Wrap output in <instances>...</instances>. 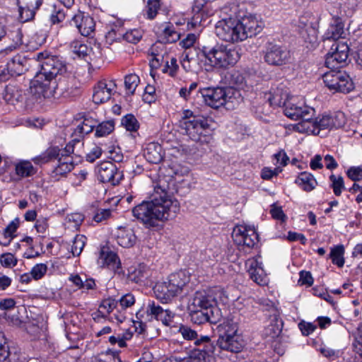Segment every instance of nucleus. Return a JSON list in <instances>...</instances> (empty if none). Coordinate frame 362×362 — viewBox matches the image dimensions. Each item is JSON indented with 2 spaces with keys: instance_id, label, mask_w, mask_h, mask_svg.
<instances>
[{
  "instance_id": "nucleus-6",
  "label": "nucleus",
  "mask_w": 362,
  "mask_h": 362,
  "mask_svg": "<svg viewBox=\"0 0 362 362\" xmlns=\"http://www.w3.org/2000/svg\"><path fill=\"white\" fill-rule=\"evenodd\" d=\"M239 92L230 88H206L197 93L198 99H202L203 103L214 109L222 106L228 110L234 108L239 103Z\"/></svg>"
},
{
  "instance_id": "nucleus-28",
  "label": "nucleus",
  "mask_w": 362,
  "mask_h": 362,
  "mask_svg": "<svg viewBox=\"0 0 362 362\" xmlns=\"http://www.w3.org/2000/svg\"><path fill=\"white\" fill-rule=\"evenodd\" d=\"M98 262L103 267L107 266L112 270L117 269L120 264L117 254L105 247L101 248Z\"/></svg>"
},
{
  "instance_id": "nucleus-30",
  "label": "nucleus",
  "mask_w": 362,
  "mask_h": 362,
  "mask_svg": "<svg viewBox=\"0 0 362 362\" xmlns=\"http://www.w3.org/2000/svg\"><path fill=\"white\" fill-rule=\"evenodd\" d=\"M144 156L148 163H159L163 160L161 146L155 142L148 144L144 150Z\"/></svg>"
},
{
  "instance_id": "nucleus-35",
  "label": "nucleus",
  "mask_w": 362,
  "mask_h": 362,
  "mask_svg": "<svg viewBox=\"0 0 362 362\" xmlns=\"http://www.w3.org/2000/svg\"><path fill=\"white\" fill-rule=\"evenodd\" d=\"M344 33V24L339 20H335L327 29L325 36L327 40H333L335 42L342 37Z\"/></svg>"
},
{
  "instance_id": "nucleus-26",
  "label": "nucleus",
  "mask_w": 362,
  "mask_h": 362,
  "mask_svg": "<svg viewBox=\"0 0 362 362\" xmlns=\"http://www.w3.org/2000/svg\"><path fill=\"white\" fill-rule=\"evenodd\" d=\"M58 165L52 173V176L56 179H59L58 176L65 175L74 168L73 158L69 154L63 151L58 158Z\"/></svg>"
},
{
  "instance_id": "nucleus-41",
  "label": "nucleus",
  "mask_w": 362,
  "mask_h": 362,
  "mask_svg": "<svg viewBox=\"0 0 362 362\" xmlns=\"http://www.w3.org/2000/svg\"><path fill=\"white\" fill-rule=\"evenodd\" d=\"M160 8V0H147L144 16L148 20H153L157 16Z\"/></svg>"
},
{
  "instance_id": "nucleus-47",
  "label": "nucleus",
  "mask_w": 362,
  "mask_h": 362,
  "mask_svg": "<svg viewBox=\"0 0 362 362\" xmlns=\"http://www.w3.org/2000/svg\"><path fill=\"white\" fill-rule=\"evenodd\" d=\"M163 309V308L155 301L148 300L146 307V313L148 316L158 320Z\"/></svg>"
},
{
  "instance_id": "nucleus-39",
  "label": "nucleus",
  "mask_w": 362,
  "mask_h": 362,
  "mask_svg": "<svg viewBox=\"0 0 362 362\" xmlns=\"http://www.w3.org/2000/svg\"><path fill=\"white\" fill-rule=\"evenodd\" d=\"M344 247L343 245H339L331 249L329 257L334 264L337 265L339 267H342L344 264Z\"/></svg>"
},
{
  "instance_id": "nucleus-32",
  "label": "nucleus",
  "mask_w": 362,
  "mask_h": 362,
  "mask_svg": "<svg viewBox=\"0 0 362 362\" xmlns=\"http://www.w3.org/2000/svg\"><path fill=\"white\" fill-rule=\"evenodd\" d=\"M296 183L305 192L313 190L317 185L315 177L308 172L300 173L296 180Z\"/></svg>"
},
{
  "instance_id": "nucleus-16",
  "label": "nucleus",
  "mask_w": 362,
  "mask_h": 362,
  "mask_svg": "<svg viewBox=\"0 0 362 362\" xmlns=\"http://www.w3.org/2000/svg\"><path fill=\"white\" fill-rule=\"evenodd\" d=\"M98 177L102 182L117 185L122 179V173L116 165L110 161H103L98 166Z\"/></svg>"
},
{
  "instance_id": "nucleus-64",
  "label": "nucleus",
  "mask_w": 362,
  "mask_h": 362,
  "mask_svg": "<svg viewBox=\"0 0 362 362\" xmlns=\"http://www.w3.org/2000/svg\"><path fill=\"white\" fill-rule=\"evenodd\" d=\"M354 349L355 352L362 357V327L358 329V334L354 343Z\"/></svg>"
},
{
  "instance_id": "nucleus-13",
  "label": "nucleus",
  "mask_w": 362,
  "mask_h": 362,
  "mask_svg": "<svg viewBox=\"0 0 362 362\" xmlns=\"http://www.w3.org/2000/svg\"><path fill=\"white\" fill-rule=\"evenodd\" d=\"M349 47L344 42H334L327 54L325 64L329 69H338L346 64Z\"/></svg>"
},
{
  "instance_id": "nucleus-23",
  "label": "nucleus",
  "mask_w": 362,
  "mask_h": 362,
  "mask_svg": "<svg viewBox=\"0 0 362 362\" xmlns=\"http://www.w3.org/2000/svg\"><path fill=\"white\" fill-rule=\"evenodd\" d=\"M247 272L250 279L259 285H264L267 284V275L259 262L257 259H248L246 262Z\"/></svg>"
},
{
  "instance_id": "nucleus-25",
  "label": "nucleus",
  "mask_w": 362,
  "mask_h": 362,
  "mask_svg": "<svg viewBox=\"0 0 362 362\" xmlns=\"http://www.w3.org/2000/svg\"><path fill=\"white\" fill-rule=\"evenodd\" d=\"M158 31L159 40L163 43H173L180 38V33L171 23H163Z\"/></svg>"
},
{
  "instance_id": "nucleus-61",
  "label": "nucleus",
  "mask_w": 362,
  "mask_h": 362,
  "mask_svg": "<svg viewBox=\"0 0 362 362\" xmlns=\"http://www.w3.org/2000/svg\"><path fill=\"white\" fill-rule=\"evenodd\" d=\"M83 221V216L79 213H74L66 216V221L69 223H73L71 226L74 228H78Z\"/></svg>"
},
{
  "instance_id": "nucleus-29",
  "label": "nucleus",
  "mask_w": 362,
  "mask_h": 362,
  "mask_svg": "<svg viewBox=\"0 0 362 362\" xmlns=\"http://www.w3.org/2000/svg\"><path fill=\"white\" fill-rule=\"evenodd\" d=\"M27 59L21 54L12 57L6 64V70L11 76H20L26 70Z\"/></svg>"
},
{
  "instance_id": "nucleus-12",
  "label": "nucleus",
  "mask_w": 362,
  "mask_h": 362,
  "mask_svg": "<svg viewBox=\"0 0 362 362\" xmlns=\"http://www.w3.org/2000/svg\"><path fill=\"white\" fill-rule=\"evenodd\" d=\"M330 69L322 76L323 81L329 90L349 93L354 88L353 83L345 71L337 69Z\"/></svg>"
},
{
  "instance_id": "nucleus-49",
  "label": "nucleus",
  "mask_w": 362,
  "mask_h": 362,
  "mask_svg": "<svg viewBox=\"0 0 362 362\" xmlns=\"http://www.w3.org/2000/svg\"><path fill=\"white\" fill-rule=\"evenodd\" d=\"M9 37L12 40L13 43L6 47L4 52L7 53L8 51H13L22 44V34L19 29H16L8 34Z\"/></svg>"
},
{
  "instance_id": "nucleus-34",
  "label": "nucleus",
  "mask_w": 362,
  "mask_h": 362,
  "mask_svg": "<svg viewBox=\"0 0 362 362\" xmlns=\"http://www.w3.org/2000/svg\"><path fill=\"white\" fill-rule=\"evenodd\" d=\"M151 275V271L144 264H139L129 274L131 281L136 283H141L146 280Z\"/></svg>"
},
{
  "instance_id": "nucleus-1",
  "label": "nucleus",
  "mask_w": 362,
  "mask_h": 362,
  "mask_svg": "<svg viewBox=\"0 0 362 362\" xmlns=\"http://www.w3.org/2000/svg\"><path fill=\"white\" fill-rule=\"evenodd\" d=\"M167 185L160 180L155 186L151 201H144L132 209L134 217L146 227L157 226L159 221L175 218L180 211L179 202L168 194Z\"/></svg>"
},
{
  "instance_id": "nucleus-60",
  "label": "nucleus",
  "mask_w": 362,
  "mask_h": 362,
  "mask_svg": "<svg viewBox=\"0 0 362 362\" xmlns=\"http://www.w3.org/2000/svg\"><path fill=\"white\" fill-rule=\"evenodd\" d=\"M1 264L6 267H14L17 264V259L11 253H6L1 255L0 258Z\"/></svg>"
},
{
  "instance_id": "nucleus-38",
  "label": "nucleus",
  "mask_w": 362,
  "mask_h": 362,
  "mask_svg": "<svg viewBox=\"0 0 362 362\" xmlns=\"http://www.w3.org/2000/svg\"><path fill=\"white\" fill-rule=\"evenodd\" d=\"M4 97L5 100L11 104L21 101L23 98L22 91L17 87L11 85L6 87Z\"/></svg>"
},
{
  "instance_id": "nucleus-57",
  "label": "nucleus",
  "mask_w": 362,
  "mask_h": 362,
  "mask_svg": "<svg viewBox=\"0 0 362 362\" xmlns=\"http://www.w3.org/2000/svg\"><path fill=\"white\" fill-rule=\"evenodd\" d=\"M175 313L168 309H163L158 320H160L165 326H170L173 321Z\"/></svg>"
},
{
  "instance_id": "nucleus-24",
  "label": "nucleus",
  "mask_w": 362,
  "mask_h": 362,
  "mask_svg": "<svg viewBox=\"0 0 362 362\" xmlns=\"http://www.w3.org/2000/svg\"><path fill=\"white\" fill-rule=\"evenodd\" d=\"M22 354L16 348H10L3 337H0V362H21Z\"/></svg>"
},
{
  "instance_id": "nucleus-63",
  "label": "nucleus",
  "mask_w": 362,
  "mask_h": 362,
  "mask_svg": "<svg viewBox=\"0 0 362 362\" xmlns=\"http://www.w3.org/2000/svg\"><path fill=\"white\" fill-rule=\"evenodd\" d=\"M135 303L134 296L131 293L124 295L119 300V304L123 308L132 306Z\"/></svg>"
},
{
  "instance_id": "nucleus-5",
  "label": "nucleus",
  "mask_w": 362,
  "mask_h": 362,
  "mask_svg": "<svg viewBox=\"0 0 362 362\" xmlns=\"http://www.w3.org/2000/svg\"><path fill=\"white\" fill-rule=\"evenodd\" d=\"M218 337L216 346L218 352L238 354L245 346L243 336L239 333L238 324L233 320H226L218 327Z\"/></svg>"
},
{
  "instance_id": "nucleus-21",
  "label": "nucleus",
  "mask_w": 362,
  "mask_h": 362,
  "mask_svg": "<svg viewBox=\"0 0 362 362\" xmlns=\"http://www.w3.org/2000/svg\"><path fill=\"white\" fill-rule=\"evenodd\" d=\"M42 0H18L20 20L27 22L33 19Z\"/></svg>"
},
{
  "instance_id": "nucleus-11",
  "label": "nucleus",
  "mask_w": 362,
  "mask_h": 362,
  "mask_svg": "<svg viewBox=\"0 0 362 362\" xmlns=\"http://www.w3.org/2000/svg\"><path fill=\"white\" fill-rule=\"evenodd\" d=\"M215 33L222 40L238 42L245 40V33L240 25V20L233 18H223L215 25Z\"/></svg>"
},
{
  "instance_id": "nucleus-17",
  "label": "nucleus",
  "mask_w": 362,
  "mask_h": 362,
  "mask_svg": "<svg viewBox=\"0 0 362 362\" xmlns=\"http://www.w3.org/2000/svg\"><path fill=\"white\" fill-rule=\"evenodd\" d=\"M191 321L194 324L202 325L205 322L216 324L221 318V312L219 308H214V310L207 311L198 308H192L188 305Z\"/></svg>"
},
{
  "instance_id": "nucleus-8",
  "label": "nucleus",
  "mask_w": 362,
  "mask_h": 362,
  "mask_svg": "<svg viewBox=\"0 0 362 362\" xmlns=\"http://www.w3.org/2000/svg\"><path fill=\"white\" fill-rule=\"evenodd\" d=\"M272 105L284 107V115L291 119L302 121L297 124H304L305 121H309L315 115V109L306 105L303 102H295L293 100H287L286 93H280L279 90H275L272 93V97L269 98Z\"/></svg>"
},
{
  "instance_id": "nucleus-36",
  "label": "nucleus",
  "mask_w": 362,
  "mask_h": 362,
  "mask_svg": "<svg viewBox=\"0 0 362 362\" xmlns=\"http://www.w3.org/2000/svg\"><path fill=\"white\" fill-rule=\"evenodd\" d=\"M98 120L91 116L87 115L84 117L83 122L75 129V134H88L94 128L96 129Z\"/></svg>"
},
{
  "instance_id": "nucleus-10",
  "label": "nucleus",
  "mask_w": 362,
  "mask_h": 362,
  "mask_svg": "<svg viewBox=\"0 0 362 362\" xmlns=\"http://www.w3.org/2000/svg\"><path fill=\"white\" fill-rule=\"evenodd\" d=\"M226 299L225 291L221 288L214 287L196 291L189 305H192V308H198L209 312L214 310V308H218V301L225 303Z\"/></svg>"
},
{
  "instance_id": "nucleus-31",
  "label": "nucleus",
  "mask_w": 362,
  "mask_h": 362,
  "mask_svg": "<svg viewBox=\"0 0 362 362\" xmlns=\"http://www.w3.org/2000/svg\"><path fill=\"white\" fill-rule=\"evenodd\" d=\"M240 25L245 33V40L259 33L262 28L257 19L252 16H247L240 20Z\"/></svg>"
},
{
  "instance_id": "nucleus-4",
  "label": "nucleus",
  "mask_w": 362,
  "mask_h": 362,
  "mask_svg": "<svg viewBox=\"0 0 362 362\" xmlns=\"http://www.w3.org/2000/svg\"><path fill=\"white\" fill-rule=\"evenodd\" d=\"M211 122V119L198 117L192 111L185 110L182 112L179 126L192 141L207 143L210 139Z\"/></svg>"
},
{
  "instance_id": "nucleus-46",
  "label": "nucleus",
  "mask_w": 362,
  "mask_h": 362,
  "mask_svg": "<svg viewBox=\"0 0 362 362\" xmlns=\"http://www.w3.org/2000/svg\"><path fill=\"white\" fill-rule=\"evenodd\" d=\"M178 332L182 335L183 339L188 341L194 340L195 341L200 337H199L197 331L185 325H180L179 327Z\"/></svg>"
},
{
  "instance_id": "nucleus-20",
  "label": "nucleus",
  "mask_w": 362,
  "mask_h": 362,
  "mask_svg": "<svg viewBox=\"0 0 362 362\" xmlns=\"http://www.w3.org/2000/svg\"><path fill=\"white\" fill-rule=\"evenodd\" d=\"M210 2L209 0H194L192 6L194 16L188 23V26L195 28L200 26L204 16L207 15Z\"/></svg>"
},
{
  "instance_id": "nucleus-43",
  "label": "nucleus",
  "mask_w": 362,
  "mask_h": 362,
  "mask_svg": "<svg viewBox=\"0 0 362 362\" xmlns=\"http://www.w3.org/2000/svg\"><path fill=\"white\" fill-rule=\"evenodd\" d=\"M139 77L134 74L126 76L124 78V86L127 93L128 94L133 95L139 83Z\"/></svg>"
},
{
  "instance_id": "nucleus-55",
  "label": "nucleus",
  "mask_w": 362,
  "mask_h": 362,
  "mask_svg": "<svg viewBox=\"0 0 362 362\" xmlns=\"http://www.w3.org/2000/svg\"><path fill=\"white\" fill-rule=\"evenodd\" d=\"M66 15L64 8H57L54 6V11L50 16V21L53 24L59 23L65 19Z\"/></svg>"
},
{
  "instance_id": "nucleus-53",
  "label": "nucleus",
  "mask_w": 362,
  "mask_h": 362,
  "mask_svg": "<svg viewBox=\"0 0 362 362\" xmlns=\"http://www.w3.org/2000/svg\"><path fill=\"white\" fill-rule=\"evenodd\" d=\"M47 267L45 264H37L33 267L30 274L33 279L38 280L41 279L47 272Z\"/></svg>"
},
{
  "instance_id": "nucleus-7",
  "label": "nucleus",
  "mask_w": 362,
  "mask_h": 362,
  "mask_svg": "<svg viewBox=\"0 0 362 362\" xmlns=\"http://www.w3.org/2000/svg\"><path fill=\"white\" fill-rule=\"evenodd\" d=\"M190 276L185 271L171 274L166 281L157 282L153 287L158 299L168 302L187 290Z\"/></svg>"
},
{
  "instance_id": "nucleus-22",
  "label": "nucleus",
  "mask_w": 362,
  "mask_h": 362,
  "mask_svg": "<svg viewBox=\"0 0 362 362\" xmlns=\"http://www.w3.org/2000/svg\"><path fill=\"white\" fill-rule=\"evenodd\" d=\"M115 84L112 81H105L98 82L94 88L93 101L95 104H101L107 102L111 98Z\"/></svg>"
},
{
  "instance_id": "nucleus-15",
  "label": "nucleus",
  "mask_w": 362,
  "mask_h": 362,
  "mask_svg": "<svg viewBox=\"0 0 362 362\" xmlns=\"http://www.w3.org/2000/svg\"><path fill=\"white\" fill-rule=\"evenodd\" d=\"M233 238L238 245L253 247L259 241L258 234L254 226L240 225L234 228Z\"/></svg>"
},
{
  "instance_id": "nucleus-33",
  "label": "nucleus",
  "mask_w": 362,
  "mask_h": 362,
  "mask_svg": "<svg viewBox=\"0 0 362 362\" xmlns=\"http://www.w3.org/2000/svg\"><path fill=\"white\" fill-rule=\"evenodd\" d=\"M60 149L58 146H50L40 155L33 158V161L37 165H43L60 157Z\"/></svg>"
},
{
  "instance_id": "nucleus-3",
  "label": "nucleus",
  "mask_w": 362,
  "mask_h": 362,
  "mask_svg": "<svg viewBox=\"0 0 362 362\" xmlns=\"http://www.w3.org/2000/svg\"><path fill=\"white\" fill-rule=\"evenodd\" d=\"M201 52L206 64L216 69L233 66L240 59V54L235 48L223 44L204 45Z\"/></svg>"
},
{
  "instance_id": "nucleus-9",
  "label": "nucleus",
  "mask_w": 362,
  "mask_h": 362,
  "mask_svg": "<svg viewBox=\"0 0 362 362\" xmlns=\"http://www.w3.org/2000/svg\"><path fill=\"white\" fill-rule=\"evenodd\" d=\"M345 115L342 112H336L332 115H322L309 121H305L304 124H294L293 129L300 133L317 135L320 130L340 128L345 124Z\"/></svg>"
},
{
  "instance_id": "nucleus-19",
  "label": "nucleus",
  "mask_w": 362,
  "mask_h": 362,
  "mask_svg": "<svg viewBox=\"0 0 362 362\" xmlns=\"http://www.w3.org/2000/svg\"><path fill=\"white\" fill-rule=\"evenodd\" d=\"M70 24L74 25L83 36H89L95 30V23L93 18L83 13L74 16Z\"/></svg>"
},
{
  "instance_id": "nucleus-44",
  "label": "nucleus",
  "mask_w": 362,
  "mask_h": 362,
  "mask_svg": "<svg viewBox=\"0 0 362 362\" xmlns=\"http://www.w3.org/2000/svg\"><path fill=\"white\" fill-rule=\"evenodd\" d=\"M331 181V187L333 189L334 194L339 197L341 194L342 190L345 189L344 179L341 176L331 175L329 176Z\"/></svg>"
},
{
  "instance_id": "nucleus-27",
  "label": "nucleus",
  "mask_w": 362,
  "mask_h": 362,
  "mask_svg": "<svg viewBox=\"0 0 362 362\" xmlns=\"http://www.w3.org/2000/svg\"><path fill=\"white\" fill-rule=\"evenodd\" d=\"M115 235L117 243L123 247H131L136 243L135 234L130 228L119 227Z\"/></svg>"
},
{
  "instance_id": "nucleus-62",
  "label": "nucleus",
  "mask_w": 362,
  "mask_h": 362,
  "mask_svg": "<svg viewBox=\"0 0 362 362\" xmlns=\"http://www.w3.org/2000/svg\"><path fill=\"white\" fill-rule=\"evenodd\" d=\"M111 213L112 211L110 209H98L93 216V220L97 223H100L109 218Z\"/></svg>"
},
{
  "instance_id": "nucleus-14",
  "label": "nucleus",
  "mask_w": 362,
  "mask_h": 362,
  "mask_svg": "<svg viewBox=\"0 0 362 362\" xmlns=\"http://www.w3.org/2000/svg\"><path fill=\"white\" fill-rule=\"evenodd\" d=\"M194 344L197 347L192 351L191 354L198 361L210 362L213 356L218 351L216 344H214L208 336H200Z\"/></svg>"
},
{
  "instance_id": "nucleus-54",
  "label": "nucleus",
  "mask_w": 362,
  "mask_h": 362,
  "mask_svg": "<svg viewBox=\"0 0 362 362\" xmlns=\"http://www.w3.org/2000/svg\"><path fill=\"white\" fill-rule=\"evenodd\" d=\"M179 66L177 63V59L175 57H171L170 62H165V66L163 69L164 73H168L170 76L174 77L176 76Z\"/></svg>"
},
{
  "instance_id": "nucleus-50",
  "label": "nucleus",
  "mask_w": 362,
  "mask_h": 362,
  "mask_svg": "<svg viewBox=\"0 0 362 362\" xmlns=\"http://www.w3.org/2000/svg\"><path fill=\"white\" fill-rule=\"evenodd\" d=\"M117 305V301L113 298H109L102 301L99 307V312L103 315L110 314Z\"/></svg>"
},
{
  "instance_id": "nucleus-2",
  "label": "nucleus",
  "mask_w": 362,
  "mask_h": 362,
  "mask_svg": "<svg viewBox=\"0 0 362 362\" xmlns=\"http://www.w3.org/2000/svg\"><path fill=\"white\" fill-rule=\"evenodd\" d=\"M33 59L38 62L40 69L30 82V93L37 98L53 97L58 88L57 76L66 71L65 62L47 52H37Z\"/></svg>"
},
{
  "instance_id": "nucleus-58",
  "label": "nucleus",
  "mask_w": 362,
  "mask_h": 362,
  "mask_svg": "<svg viewBox=\"0 0 362 362\" xmlns=\"http://www.w3.org/2000/svg\"><path fill=\"white\" fill-rule=\"evenodd\" d=\"M305 41L313 43L317 40V34L315 29L311 24L305 23V35L303 33Z\"/></svg>"
},
{
  "instance_id": "nucleus-56",
  "label": "nucleus",
  "mask_w": 362,
  "mask_h": 362,
  "mask_svg": "<svg viewBox=\"0 0 362 362\" xmlns=\"http://www.w3.org/2000/svg\"><path fill=\"white\" fill-rule=\"evenodd\" d=\"M194 57L192 54V50H185L182 55L181 59V64L182 68L186 71H189L191 70L192 67L190 65V63L192 61H194Z\"/></svg>"
},
{
  "instance_id": "nucleus-45",
  "label": "nucleus",
  "mask_w": 362,
  "mask_h": 362,
  "mask_svg": "<svg viewBox=\"0 0 362 362\" xmlns=\"http://www.w3.org/2000/svg\"><path fill=\"white\" fill-rule=\"evenodd\" d=\"M86 238L83 235H77L73 240L71 252L74 256H78L86 244Z\"/></svg>"
},
{
  "instance_id": "nucleus-40",
  "label": "nucleus",
  "mask_w": 362,
  "mask_h": 362,
  "mask_svg": "<svg viewBox=\"0 0 362 362\" xmlns=\"http://www.w3.org/2000/svg\"><path fill=\"white\" fill-rule=\"evenodd\" d=\"M115 129V121L113 119L107 120L99 123L98 122L95 135L97 137L105 136L110 134Z\"/></svg>"
},
{
  "instance_id": "nucleus-18",
  "label": "nucleus",
  "mask_w": 362,
  "mask_h": 362,
  "mask_svg": "<svg viewBox=\"0 0 362 362\" xmlns=\"http://www.w3.org/2000/svg\"><path fill=\"white\" fill-rule=\"evenodd\" d=\"M289 57V52L286 49L269 43L266 48L264 59L268 64L281 66L288 62Z\"/></svg>"
},
{
  "instance_id": "nucleus-42",
  "label": "nucleus",
  "mask_w": 362,
  "mask_h": 362,
  "mask_svg": "<svg viewBox=\"0 0 362 362\" xmlns=\"http://www.w3.org/2000/svg\"><path fill=\"white\" fill-rule=\"evenodd\" d=\"M122 126L129 132H136L139 128V124L134 115L127 114L122 118Z\"/></svg>"
},
{
  "instance_id": "nucleus-59",
  "label": "nucleus",
  "mask_w": 362,
  "mask_h": 362,
  "mask_svg": "<svg viewBox=\"0 0 362 362\" xmlns=\"http://www.w3.org/2000/svg\"><path fill=\"white\" fill-rule=\"evenodd\" d=\"M346 175L353 181H360L362 180V168L351 167L348 169Z\"/></svg>"
},
{
  "instance_id": "nucleus-52",
  "label": "nucleus",
  "mask_w": 362,
  "mask_h": 362,
  "mask_svg": "<svg viewBox=\"0 0 362 362\" xmlns=\"http://www.w3.org/2000/svg\"><path fill=\"white\" fill-rule=\"evenodd\" d=\"M142 35L143 33L141 30L133 29L125 33H123V39L128 42L136 44L141 40Z\"/></svg>"
},
{
  "instance_id": "nucleus-51",
  "label": "nucleus",
  "mask_w": 362,
  "mask_h": 362,
  "mask_svg": "<svg viewBox=\"0 0 362 362\" xmlns=\"http://www.w3.org/2000/svg\"><path fill=\"white\" fill-rule=\"evenodd\" d=\"M123 39V30L118 28H112L105 35L106 42L112 45Z\"/></svg>"
},
{
  "instance_id": "nucleus-48",
  "label": "nucleus",
  "mask_w": 362,
  "mask_h": 362,
  "mask_svg": "<svg viewBox=\"0 0 362 362\" xmlns=\"http://www.w3.org/2000/svg\"><path fill=\"white\" fill-rule=\"evenodd\" d=\"M84 134H75V130L73 132L72 136L73 139L71 141H70L68 144H66V147L64 148L63 152L71 155V153H75L74 150L76 146L82 145L81 141Z\"/></svg>"
},
{
  "instance_id": "nucleus-37",
  "label": "nucleus",
  "mask_w": 362,
  "mask_h": 362,
  "mask_svg": "<svg viewBox=\"0 0 362 362\" xmlns=\"http://www.w3.org/2000/svg\"><path fill=\"white\" fill-rule=\"evenodd\" d=\"M16 173L21 177H26L35 175L36 170L30 161L23 160L16 165Z\"/></svg>"
}]
</instances>
